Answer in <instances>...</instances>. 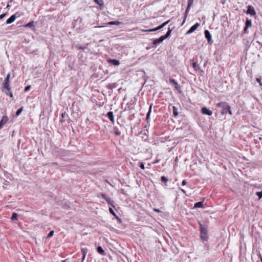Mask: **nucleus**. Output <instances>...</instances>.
<instances>
[{"label":"nucleus","instance_id":"nucleus-1","mask_svg":"<svg viewBox=\"0 0 262 262\" xmlns=\"http://www.w3.org/2000/svg\"><path fill=\"white\" fill-rule=\"evenodd\" d=\"M216 105L219 107L222 108L221 114L224 115L229 113L230 115H232V112L230 110V106L226 102H220L216 104Z\"/></svg>","mask_w":262,"mask_h":262},{"label":"nucleus","instance_id":"nucleus-2","mask_svg":"<svg viewBox=\"0 0 262 262\" xmlns=\"http://www.w3.org/2000/svg\"><path fill=\"white\" fill-rule=\"evenodd\" d=\"M200 227V238L203 241H207L209 235L207 229L203 226L201 223L199 224Z\"/></svg>","mask_w":262,"mask_h":262},{"label":"nucleus","instance_id":"nucleus-3","mask_svg":"<svg viewBox=\"0 0 262 262\" xmlns=\"http://www.w3.org/2000/svg\"><path fill=\"white\" fill-rule=\"evenodd\" d=\"M170 21V20H168L164 23H163L162 24H161V25L158 26L157 27H156L155 28H153V29H148V30H143V31H145V32H153V31H156L158 30H160L162 28H163L164 27H165L167 24H168L169 23V22Z\"/></svg>","mask_w":262,"mask_h":262},{"label":"nucleus","instance_id":"nucleus-4","mask_svg":"<svg viewBox=\"0 0 262 262\" xmlns=\"http://www.w3.org/2000/svg\"><path fill=\"white\" fill-rule=\"evenodd\" d=\"M204 35L208 41V42L210 44L212 43L213 41L211 39V35L210 34L209 31L207 30H205Z\"/></svg>","mask_w":262,"mask_h":262},{"label":"nucleus","instance_id":"nucleus-5","mask_svg":"<svg viewBox=\"0 0 262 262\" xmlns=\"http://www.w3.org/2000/svg\"><path fill=\"white\" fill-rule=\"evenodd\" d=\"M200 24L196 23L193 26H192L189 30L186 32V34H189L193 32L195 30L197 29V28L200 26Z\"/></svg>","mask_w":262,"mask_h":262},{"label":"nucleus","instance_id":"nucleus-6","mask_svg":"<svg viewBox=\"0 0 262 262\" xmlns=\"http://www.w3.org/2000/svg\"><path fill=\"white\" fill-rule=\"evenodd\" d=\"M101 196L107 202L109 205H111L113 207H115L114 205L113 204L114 202L112 201L108 196H107L105 194H101Z\"/></svg>","mask_w":262,"mask_h":262},{"label":"nucleus","instance_id":"nucleus-7","mask_svg":"<svg viewBox=\"0 0 262 262\" xmlns=\"http://www.w3.org/2000/svg\"><path fill=\"white\" fill-rule=\"evenodd\" d=\"M201 112L202 114L204 115H207L208 116H211L212 114V111L206 107H202L201 109Z\"/></svg>","mask_w":262,"mask_h":262},{"label":"nucleus","instance_id":"nucleus-8","mask_svg":"<svg viewBox=\"0 0 262 262\" xmlns=\"http://www.w3.org/2000/svg\"><path fill=\"white\" fill-rule=\"evenodd\" d=\"M8 120V118L6 116H3L0 120V129L3 126L7 123Z\"/></svg>","mask_w":262,"mask_h":262},{"label":"nucleus","instance_id":"nucleus-9","mask_svg":"<svg viewBox=\"0 0 262 262\" xmlns=\"http://www.w3.org/2000/svg\"><path fill=\"white\" fill-rule=\"evenodd\" d=\"M247 13L251 15L254 16L256 14V12L254 8L252 6H249L248 7Z\"/></svg>","mask_w":262,"mask_h":262},{"label":"nucleus","instance_id":"nucleus-10","mask_svg":"<svg viewBox=\"0 0 262 262\" xmlns=\"http://www.w3.org/2000/svg\"><path fill=\"white\" fill-rule=\"evenodd\" d=\"M16 18V16L15 14L12 15L10 18L7 19L6 20V24H10L12 23L13 21H15V19Z\"/></svg>","mask_w":262,"mask_h":262},{"label":"nucleus","instance_id":"nucleus-11","mask_svg":"<svg viewBox=\"0 0 262 262\" xmlns=\"http://www.w3.org/2000/svg\"><path fill=\"white\" fill-rule=\"evenodd\" d=\"M164 40L162 36L158 39H156L153 41V45L156 46L157 45L162 42Z\"/></svg>","mask_w":262,"mask_h":262},{"label":"nucleus","instance_id":"nucleus-12","mask_svg":"<svg viewBox=\"0 0 262 262\" xmlns=\"http://www.w3.org/2000/svg\"><path fill=\"white\" fill-rule=\"evenodd\" d=\"M106 115H107V117L108 118V119L111 120V121L112 123H114L115 120H114L113 113L112 112H108L107 113Z\"/></svg>","mask_w":262,"mask_h":262},{"label":"nucleus","instance_id":"nucleus-13","mask_svg":"<svg viewBox=\"0 0 262 262\" xmlns=\"http://www.w3.org/2000/svg\"><path fill=\"white\" fill-rule=\"evenodd\" d=\"M94 2H95L96 4L100 7L101 10L102 9V7H103L104 6V2L103 0H94Z\"/></svg>","mask_w":262,"mask_h":262},{"label":"nucleus","instance_id":"nucleus-14","mask_svg":"<svg viewBox=\"0 0 262 262\" xmlns=\"http://www.w3.org/2000/svg\"><path fill=\"white\" fill-rule=\"evenodd\" d=\"M204 208V204L203 202H198L194 204L193 208Z\"/></svg>","mask_w":262,"mask_h":262},{"label":"nucleus","instance_id":"nucleus-15","mask_svg":"<svg viewBox=\"0 0 262 262\" xmlns=\"http://www.w3.org/2000/svg\"><path fill=\"white\" fill-rule=\"evenodd\" d=\"M108 61L109 63H112L114 66H118L120 64V61L116 59H109Z\"/></svg>","mask_w":262,"mask_h":262},{"label":"nucleus","instance_id":"nucleus-16","mask_svg":"<svg viewBox=\"0 0 262 262\" xmlns=\"http://www.w3.org/2000/svg\"><path fill=\"white\" fill-rule=\"evenodd\" d=\"M97 252L101 255H105L106 253L103 248L101 246H98L97 248Z\"/></svg>","mask_w":262,"mask_h":262},{"label":"nucleus","instance_id":"nucleus-17","mask_svg":"<svg viewBox=\"0 0 262 262\" xmlns=\"http://www.w3.org/2000/svg\"><path fill=\"white\" fill-rule=\"evenodd\" d=\"M190 8H186V9L185 10V14H184V19H183V21L182 22V23L181 24V26L183 25V24H184L185 20H186V19L187 18V16L188 15V12H189V11L190 10Z\"/></svg>","mask_w":262,"mask_h":262},{"label":"nucleus","instance_id":"nucleus-18","mask_svg":"<svg viewBox=\"0 0 262 262\" xmlns=\"http://www.w3.org/2000/svg\"><path fill=\"white\" fill-rule=\"evenodd\" d=\"M192 65L195 71H200L201 72H203L202 70H200V67L196 62H193Z\"/></svg>","mask_w":262,"mask_h":262},{"label":"nucleus","instance_id":"nucleus-19","mask_svg":"<svg viewBox=\"0 0 262 262\" xmlns=\"http://www.w3.org/2000/svg\"><path fill=\"white\" fill-rule=\"evenodd\" d=\"M171 32H172V30L170 29V28H168V31L166 33V34L163 36V37L164 38V39L167 38L168 37H169L170 36V34L171 33Z\"/></svg>","mask_w":262,"mask_h":262},{"label":"nucleus","instance_id":"nucleus-20","mask_svg":"<svg viewBox=\"0 0 262 262\" xmlns=\"http://www.w3.org/2000/svg\"><path fill=\"white\" fill-rule=\"evenodd\" d=\"M61 117L62 118L60 119V122L62 123L65 122L64 118L66 117H68V115L66 112H64L61 114Z\"/></svg>","mask_w":262,"mask_h":262},{"label":"nucleus","instance_id":"nucleus-21","mask_svg":"<svg viewBox=\"0 0 262 262\" xmlns=\"http://www.w3.org/2000/svg\"><path fill=\"white\" fill-rule=\"evenodd\" d=\"M122 23L118 21H112L108 23L110 25H119Z\"/></svg>","mask_w":262,"mask_h":262},{"label":"nucleus","instance_id":"nucleus-22","mask_svg":"<svg viewBox=\"0 0 262 262\" xmlns=\"http://www.w3.org/2000/svg\"><path fill=\"white\" fill-rule=\"evenodd\" d=\"M252 25V21L251 19L247 18L245 22V26L247 27H250Z\"/></svg>","mask_w":262,"mask_h":262},{"label":"nucleus","instance_id":"nucleus-23","mask_svg":"<svg viewBox=\"0 0 262 262\" xmlns=\"http://www.w3.org/2000/svg\"><path fill=\"white\" fill-rule=\"evenodd\" d=\"M152 106V104H150V105L149 106L148 112L146 114V120L147 121H148V120L149 118V116H150V113H151V112Z\"/></svg>","mask_w":262,"mask_h":262},{"label":"nucleus","instance_id":"nucleus-24","mask_svg":"<svg viewBox=\"0 0 262 262\" xmlns=\"http://www.w3.org/2000/svg\"><path fill=\"white\" fill-rule=\"evenodd\" d=\"M173 110V115L174 117H177L178 115V108L176 106H173L172 107Z\"/></svg>","mask_w":262,"mask_h":262},{"label":"nucleus","instance_id":"nucleus-25","mask_svg":"<svg viewBox=\"0 0 262 262\" xmlns=\"http://www.w3.org/2000/svg\"><path fill=\"white\" fill-rule=\"evenodd\" d=\"M161 181L162 182H164L165 183H166L168 180V179L165 177V176H162L161 178ZM167 187V184H165V187L166 188Z\"/></svg>","mask_w":262,"mask_h":262},{"label":"nucleus","instance_id":"nucleus-26","mask_svg":"<svg viewBox=\"0 0 262 262\" xmlns=\"http://www.w3.org/2000/svg\"><path fill=\"white\" fill-rule=\"evenodd\" d=\"M25 27L32 28L34 27V21H32L24 26Z\"/></svg>","mask_w":262,"mask_h":262},{"label":"nucleus","instance_id":"nucleus-27","mask_svg":"<svg viewBox=\"0 0 262 262\" xmlns=\"http://www.w3.org/2000/svg\"><path fill=\"white\" fill-rule=\"evenodd\" d=\"M3 88L6 89L9 92L10 91V88H9L8 82H4L3 83Z\"/></svg>","mask_w":262,"mask_h":262},{"label":"nucleus","instance_id":"nucleus-28","mask_svg":"<svg viewBox=\"0 0 262 262\" xmlns=\"http://www.w3.org/2000/svg\"><path fill=\"white\" fill-rule=\"evenodd\" d=\"M116 88V84L115 83H113L111 84H110L108 85V88L111 90H113V89H115Z\"/></svg>","mask_w":262,"mask_h":262},{"label":"nucleus","instance_id":"nucleus-29","mask_svg":"<svg viewBox=\"0 0 262 262\" xmlns=\"http://www.w3.org/2000/svg\"><path fill=\"white\" fill-rule=\"evenodd\" d=\"M194 0H188V5H187V8H190V7L192 6Z\"/></svg>","mask_w":262,"mask_h":262},{"label":"nucleus","instance_id":"nucleus-30","mask_svg":"<svg viewBox=\"0 0 262 262\" xmlns=\"http://www.w3.org/2000/svg\"><path fill=\"white\" fill-rule=\"evenodd\" d=\"M18 216V214L16 213H13L12 215L11 216V220H14L17 219Z\"/></svg>","mask_w":262,"mask_h":262},{"label":"nucleus","instance_id":"nucleus-31","mask_svg":"<svg viewBox=\"0 0 262 262\" xmlns=\"http://www.w3.org/2000/svg\"><path fill=\"white\" fill-rule=\"evenodd\" d=\"M169 81L171 83L173 84L176 86L178 85V82L174 79L170 78Z\"/></svg>","mask_w":262,"mask_h":262},{"label":"nucleus","instance_id":"nucleus-32","mask_svg":"<svg viewBox=\"0 0 262 262\" xmlns=\"http://www.w3.org/2000/svg\"><path fill=\"white\" fill-rule=\"evenodd\" d=\"M54 231L53 230L51 231L49 234H48L47 238H50L52 237L54 235Z\"/></svg>","mask_w":262,"mask_h":262},{"label":"nucleus","instance_id":"nucleus-33","mask_svg":"<svg viewBox=\"0 0 262 262\" xmlns=\"http://www.w3.org/2000/svg\"><path fill=\"white\" fill-rule=\"evenodd\" d=\"M256 194L258 196L259 199L262 198V191L256 192Z\"/></svg>","mask_w":262,"mask_h":262},{"label":"nucleus","instance_id":"nucleus-34","mask_svg":"<svg viewBox=\"0 0 262 262\" xmlns=\"http://www.w3.org/2000/svg\"><path fill=\"white\" fill-rule=\"evenodd\" d=\"M10 77V73H8L7 75V76H6V77L5 79L4 82H8L9 79Z\"/></svg>","mask_w":262,"mask_h":262},{"label":"nucleus","instance_id":"nucleus-35","mask_svg":"<svg viewBox=\"0 0 262 262\" xmlns=\"http://www.w3.org/2000/svg\"><path fill=\"white\" fill-rule=\"evenodd\" d=\"M22 110H23V107H21L19 109H18L16 113V115L17 116H18L22 112Z\"/></svg>","mask_w":262,"mask_h":262},{"label":"nucleus","instance_id":"nucleus-36","mask_svg":"<svg viewBox=\"0 0 262 262\" xmlns=\"http://www.w3.org/2000/svg\"><path fill=\"white\" fill-rule=\"evenodd\" d=\"M139 167L142 169H145V166H144V164L143 162H141L139 163Z\"/></svg>","mask_w":262,"mask_h":262},{"label":"nucleus","instance_id":"nucleus-37","mask_svg":"<svg viewBox=\"0 0 262 262\" xmlns=\"http://www.w3.org/2000/svg\"><path fill=\"white\" fill-rule=\"evenodd\" d=\"M109 211L110 212V213L113 214V215H115V212H114V210L111 207H110L109 208Z\"/></svg>","mask_w":262,"mask_h":262},{"label":"nucleus","instance_id":"nucleus-38","mask_svg":"<svg viewBox=\"0 0 262 262\" xmlns=\"http://www.w3.org/2000/svg\"><path fill=\"white\" fill-rule=\"evenodd\" d=\"M115 134L117 136H119L120 135L121 133L118 129H116L115 130Z\"/></svg>","mask_w":262,"mask_h":262},{"label":"nucleus","instance_id":"nucleus-39","mask_svg":"<svg viewBox=\"0 0 262 262\" xmlns=\"http://www.w3.org/2000/svg\"><path fill=\"white\" fill-rule=\"evenodd\" d=\"M31 88V85H28L25 88V92H27Z\"/></svg>","mask_w":262,"mask_h":262},{"label":"nucleus","instance_id":"nucleus-40","mask_svg":"<svg viewBox=\"0 0 262 262\" xmlns=\"http://www.w3.org/2000/svg\"><path fill=\"white\" fill-rule=\"evenodd\" d=\"M7 15V13H3V14H1L0 15V19H2V18H3L6 15Z\"/></svg>","mask_w":262,"mask_h":262},{"label":"nucleus","instance_id":"nucleus-41","mask_svg":"<svg viewBox=\"0 0 262 262\" xmlns=\"http://www.w3.org/2000/svg\"><path fill=\"white\" fill-rule=\"evenodd\" d=\"M248 27H245L244 29V33H248Z\"/></svg>","mask_w":262,"mask_h":262},{"label":"nucleus","instance_id":"nucleus-42","mask_svg":"<svg viewBox=\"0 0 262 262\" xmlns=\"http://www.w3.org/2000/svg\"><path fill=\"white\" fill-rule=\"evenodd\" d=\"M256 81H257V82H258L259 83V84H260V85H261V82L260 78H257L256 79Z\"/></svg>","mask_w":262,"mask_h":262},{"label":"nucleus","instance_id":"nucleus-43","mask_svg":"<svg viewBox=\"0 0 262 262\" xmlns=\"http://www.w3.org/2000/svg\"><path fill=\"white\" fill-rule=\"evenodd\" d=\"M187 184V181L185 180H184L182 182V185L184 186Z\"/></svg>","mask_w":262,"mask_h":262},{"label":"nucleus","instance_id":"nucleus-44","mask_svg":"<svg viewBox=\"0 0 262 262\" xmlns=\"http://www.w3.org/2000/svg\"><path fill=\"white\" fill-rule=\"evenodd\" d=\"M114 216L115 217V218H116L118 221H119V222H121V220H120V218H119V217L117 215V214H115V215H114Z\"/></svg>","mask_w":262,"mask_h":262},{"label":"nucleus","instance_id":"nucleus-45","mask_svg":"<svg viewBox=\"0 0 262 262\" xmlns=\"http://www.w3.org/2000/svg\"><path fill=\"white\" fill-rule=\"evenodd\" d=\"M114 216L115 217V218H116L118 221H119V222H121V220H120V218H119V217L117 215V214H115V215H114Z\"/></svg>","mask_w":262,"mask_h":262},{"label":"nucleus","instance_id":"nucleus-46","mask_svg":"<svg viewBox=\"0 0 262 262\" xmlns=\"http://www.w3.org/2000/svg\"><path fill=\"white\" fill-rule=\"evenodd\" d=\"M179 189H180L184 194H186V191L184 189L179 187Z\"/></svg>","mask_w":262,"mask_h":262},{"label":"nucleus","instance_id":"nucleus-47","mask_svg":"<svg viewBox=\"0 0 262 262\" xmlns=\"http://www.w3.org/2000/svg\"><path fill=\"white\" fill-rule=\"evenodd\" d=\"M85 252L83 249V260L85 259Z\"/></svg>","mask_w":262,"mask_h":262},{"label":"nucleus","instance_id":"nucleus-48","mask_svg":"<svg viewBox=\"0 0 262 262\" xmlns=\"http://www.w3.org/2000/svg\"><path fill=\"white\" fill-rule=\"evenodd\" d=\"M258 256L260 258V261L262 262V256H261V254L259 252V253L258 254Z\"/></svg>","mask_w":262,"mask_h":262},{"label":"nucleus","instance_id":"nucleus-49","mask_svg":"<svg viewBox=\"0 0 262 262\" xmlns=\"http://www.w3.org/2000/svg\"><path fill=\"white\" fill-rule=\"evenodd\" d=\"M154 210L156 212H160L161 211L159 209L155 208L154 209Z\"/></svg>","mask_w":262,"mask_h":262},{"label":"nucleus","instance_id":"nucleus-50","mask_svg":"<svg viewBox=\"0 0 262 262\" xmlns=\"http://www.w3.org/2000/svg\"><path fill=\"white\" fill-rule=\"evenodd\" d=\"M10 96H11V97H13V95H12V94L11 93V94H10Z\"/></svg>","mask_w":262,"mask_h":262},{"label":"nucleus","instance_id":"nucleus-51","mask_svg":"<svg viewBox=\"0 0 262 262\" xmlns=\"http://www.w3.org/2000/svg\"><path fill=\"white\" fill-rule=\"evenodd\" d=\"M62 262H67L66 260H63Z\"/></svg>","mask_w":262,"mask_h":262},{"label":"nucleus","instance_id":"nucleus-52","mask_svg":"<svg viewBox=\"0 0 262 262\" xmlns=\"http://www.w3.org/2000/svg\"><path fill=\"white\" fill-rule=\"evenodd\" d=\"M81 262H82V261H81Z\"/></svg>","mask_w":262,"mask_h":262}]
</instances>
